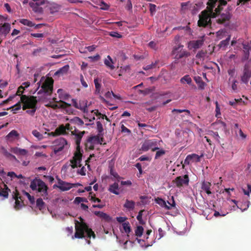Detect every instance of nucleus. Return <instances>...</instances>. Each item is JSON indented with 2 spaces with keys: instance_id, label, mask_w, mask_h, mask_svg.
I'll list each match as a JSON object with an SVG mask.
<instances>
[{
  "instance_id": "473e14b6",
  "label": "nucleus",
  "mask_w": 251,
  "mask_h": 251,
  "mask_svg": "<svg viewBox=\"0 0 251 251\" xmlns=\"http://www.w3.org/2000/svg\"><path fill=\"white\" fill-rule=\"evenodd\" d=\"M180 82L182 84L186 83L188 85H190L192 83V79L189 75H186L180 78Z\"/></svg>"
},
{
  "instance_id": "a19ab883",
  "label": "nucleus",
  "mask_w": 251,
  "mask_h": 251,
  "mask_svg": "<svg viewBox=\"0 0 251 251\" xmlns=\"http://www.w3.org/2000/svg\"><path fill=\"white\" fill-rule=\"evenodd\" d=\"M55 131L59 135L65 134H66V127L62 125L59 127L56 128Z\"/></svg>"
},
{
  "instance_id": "393cba45",
  "label": "nucleus",
  "mask_w": 251,
  "mask_h": 251,
  "mask_svg": "<svg viewBox=\"0 0 251 251\" xmlns=\"http://www.w3.org/2000/svg\"><path fill=\"white\" fill-rule=\"evenodd\" d=\"M11 30V25L9 23H5L1 25V33L5 35V36L8 34Z\"/></svg>"
},
{
  "instance_id": "39448f33",
  "label": "nucleus",
  "mask_w": 251,
  "mask_h": 251,
  "mask_svg": "<svg viewBox=\"0 0 251 251\" xmlns=\"http://www.w3.org/2000/svg\"><path fill=\"white\" fill-rule=\"evenodd\" d=\"M21 102L23 104V110L29 108H37V98L33 96L22 95L21 97Z\"/></svg>"
},
{
  "instance_id": "79ce46f5",
  "label": "nucleus",
  "mask_w": 251,
  "mask_h": 251,
  "mask_svg": "<svg viewBox=\"0 0 251 251\" xmlns=\"http://www.w3.org/2000/svg\"><path fill=\"white\" fill-rule=\"evenodd\" d=\"M32 134L35 137L37 138V140H41L43 138V136L42 134H40L39 132H38L37 130H33L32 131Z\"/></svg>"
},
{
  "instance_id": "603ef678",
  "label": "nucleus",
  "mask_w": 251,
  "mask_h": 251,
  "mask_svg": "<svg viewBox=\"0 0 251 251\" xmlns=\"http://www.w3.org/2000/svg\"><path fill=\"white\" fill-rule=\"evenodd\" d=\"M95 111H96L95 112V115H96L97 116L101 117L102 119H104L105 118V119H106L108 121V118L106 115L101 114V113L99 112V111L98 110H92V112H94Z\"/></svg>"
},
{
  "instance_id": "f257e3e1",
  "label": "nucleus",
  "mask_w": 251,
  "mask_h": 251,
  "mask_svg": "<svg viewBox=\"0 0 251 251\" xmlns=\"http://www.w3.org/2000/svg\"><path fill=\"white\" fill-rule=\"evenodd\" d=\"M226 4L225 0H208L206 2L208 12L203 11L201 13L198 22V26L203 27L211 26V17L216 18V21L219 24H224L228 21L231 17L229 11L220 13L222 6H226Z\"/></svg>"
},
{
  "instance_id": "aec40b11",
  "label": "nucleus",
  "mask_w": 251,
  "mask_h": 251,
  "mask_svg": "<svg viewBox=\"0 0 251 251\" xmlns=\"http://www.w3.org/2000/svg\"><path fill=\"white\" fill-rule=\"evenodd\" d=\"M13 194V198L15 200V206H14V207H15L16 209H19L22 206L20 201H19V199L21 200V197L19 196V192L16 189L14 190Z\"/></svg>"
},
{
  "instance_id": "c9c22d12",
  "label": "nucleus",
  "mask_w": 251,
  "mask_h": 251,
  "mask_svg": "<svg viewBox=\"0 0 251 251\" xmlns=\"http://www.w3.org/2000/svg\"><path fill=\"white\" fill-rule=\"evenodd\" d=\"M60 9V5L56 3H52L50 5V10L51 13L58 12Z\"/></svg>"
},
{
  "instance_id": "052dcab7",
  "label": "nucleus",
  "mask_w": 251,
  "mask_h": 251,
  "mask_svg": "<svg viewBox=\"0 0 251 251\" xmlns=\"http://www.w3.org/2000/svg\"><path fill=\"white\" fill-rule=\"evenodd\" d=\"M109 35L111 37H116L117 38H120L122 37V36L121 34L115 31H112L110 32Z\"/></svg>"
},
{
  "instance_id": "f03ea898",
  "label": "nucleus",
  "mask_w": 251,
  "mask_h": 251,
  "mask_svg": "<svg viewBox=\"0 0 251 251\" xmlns=\"http://www.w3.org/2000/svg\"><path fill=\"white\" fill-rule=\"evenodd\" d=\"M72 135L74 136V140L75 141L76 144V151L74 154L73 159L71 160V167L75 169L78 167H81V163L82 160V151H81L80 148V144L82 137L85 134V131H80L78 129H75L74 130L71 131Z\"/></svg>"
},
{
  "instance_id": "a211bd4d",
  "label": "nucleus",
  "mask_w": 251,
  "mask_h": 251,
  "mask_svg": "<svg viewBox=\"0 0 251 251\" xmlns=\"http://www.w3.org/2000/svg\"><path fill=\"white\" fill-rule=\"evenodd\" d=\"M202 156L203 154L201 156H199L195 153L188 154L187 156H186L184 161H183V163H184L185 165H189L190 162L193 159V157L197 158V162H199L201 161V157Z\"/></svg>"
},
{
  "instance_id": "7c9ffc66",
  "label": "nucleus",
  "mask_w": 251,
  "mask_h": 251,
  "mask_svg": "<svg viewBox=\"0 0 251 251\" xmlns=\"http://www.w3.org/2000/svg\"><path fill=\"white\" fill-rule=\"evenodd\" d=\"M3 185L4 187L3 188L1 187L0 195L5 198H6L8 196V193L10 191V190L9 189L6 185L4 184H3Z\"/></svg>"
},
{
  "instance_id": "e2e57ef3",
  "label": "nucleus",
  "mask_w": 251,
  "mask_h": 251,
  "mask_svg": "<svg viewBox=\"0 0 251 251\" xmlns=\"http://www.w3.org/2000/svg\"><path fill=\"white\" fill-rule=\"evenodd\" d=\"M121 129H122V132L123 133H127L128 134L131 133L130 130L126 127L124 125H122V126H121Z\"/></svg>"
},
{
  "instance_id": "6e6552de",
  "label": "nucleus",
  "mask_w": 251,
  "mask_h": 251,
  "mask_svg": "<svg viewBox=\"0 0 251 251\" xmlns=\"http://www.w3.org/2000/svg\"><path fill=\"white\" fill-rule=\"evenodd\" d=\"M53 144H54V145H53V151H54L55 154L62 151L64 148L68 145L66 140L63 137H60L55 139Z\"/></svg>"
},
{
  "instance_id": "20e7f679",
  "label": "nucleus",
  "mask_w": 251,
  "mask_h": 251,
  "mask_svg": "<svg viewBox=\"0 0 251 251\" xmlns=\"http://www.w3.org/2000/svg\"><path fill=\"white\" fill-rule=\"evenodd\" d=\"M30 188L32 191H38V192L41 193L43 197L48 196V186L41 179L35 178L32 180L30 184Z\"/></svg>"
},
{
  "instance_id": "5fc2aeb1",
  "label": "nucleus",
  "mask_w": 251,
  "mask_h": 251,
  "mask_svg": "<svg viewBox=\"0 0 251 251\" xmlns=\"http://www.w3.org/2000/svg\"><path fill=\"white\" fill-rule=\"evenodd\" d=\"M97 130H98V132H99V133H100L102 132V131H103L102 125L101 124V123H100V121L97 122Z\"/></svg>"
},
{
  "instance_id": "412c9836",
  "label": "nucleus",
  "mask_w": 251,
  "mask_h": 251,
  "mask_svg": "<svg viewBox=\"0 0 251 251\" xmlns=\"http://www.w3.org/2000/svg\"><path fill=\"white\" fill-rule=\"evenodd\" d=\"M211 184L209 181H203L202 183V186H201V189H202L203 191L205 192L206 194L211 195Z\"/></svg>"
},
{
  "instance_id": "3c124183",
  "label": "nucleus",
  "mask_w": 251,
  "mask_h": 251,
  "mask_svg": "<svg viewBox=\"0 0 251 251\" xmlns=\"http://www.w3.org/2000/svg\"><path fill=\"white\" fill-rule=\"evenodd\" d=\"M24 87L22 85L19 87L18 91H17L16 95L18 96H22V94L24 93Z\"/></svg>"
},
{
  "instance_id": "49530a36",
  "label": "nucleus",
  "mask_w": 251,
  "mask_h": 251,
  "mask_svg": "<svg viewBox=\"0 0 251 251\" xmlns=\"http://www.w3.org/2000/svg\"><path fill=\"white\" fill-rule=\"evenodd\" d=\"M165 153V150H159L156 151V154H155V157H154V158H155L156 159H158L159 157L164 155Z\"/></svg>"
},
{
  "instance_id": "2f4dec72",
  "label": "nucleus",
  "mask_w": 251,
  "mask_h": 251,
  "mask_svg": "<svg viewBox=\"0 0 251 251\" xmlns=\"http://www.w3.org/2000/svg\"><path fill=\"white\" fill-rule=\"evenodd\" d=\"M13 151L14 153L21 155H25L27 153V150L18 148L13 149Z\"/></svg>"
},
{
  "instance_id": "ddd939ff",
  "label": "nucleus",
  "mask_w": 251,
  "mask_h": 251,
  "mask_svg": "<svg viewBox=\"0 0 251 251\" xmlns=\"http://www.w3.org/2000/svg\"><path fill=\"white\" fill-rule=\"evenodd\" d=\"M156 203L160 205V206L164 207L168 210L172 209V207L175 206V202L173 197L172 203L167 201V203H169V205H167L166 202L163 199L159 198L156 199Z\"/></svg>"
},
{
  "instance_id": "a878e982",
  "label": "nucleus",
  "mask_w": 251,
  "mask_h": 251,
  "mask_svg": "<svg viewBox=\"0 0 251 251\" xmlns=\"http://www.w3.org/2000/svg\"><path fill=\"white\" fill-rule=\"evenodd\" d=\"M69 69V66L68 65H66L63 67L59 69L58 70H57V71L55 72V75H65L68 72Z\"/></svg>"
},
{
  "instance_id": "b1692460",
  "label": "nucleus",
  "mask_w": 251,
  "mask_h": 251,
  "mask_svg": "<svg viewBox=\"0 0 251 251\" xmlns=\"http://www.w3.org/2000/svg\"><path fill=\"white\" fill-rule=\"evenodd\" d=\"M104 63L109 69L112 70L114 69L115 66L113 65V62L110 55H107V58L105 59L104 61Z\"/></svg>"
},
{
  "instance_id": "774afa93",
  "label": "nucleus",
  "mask_w": 251,
  "mask_h": 251,
  "mask_svg": "<svg viewBox=\"0 0 251 251\" xmlns=\"http://www.w3.org/2000/svg\"><path fill=\"white\" fill-rule=\"evenodd\" d=\"M126 9L130 10L132 9V4L130 0H127V4L126 6Z\"/></svg>"
},
{
  "instance_id": "58836bf2",
  "label": "nucleus",
  "mask_w": 251,
  "mask_h": 251,
  "mask_svg": "<svg viewBox=\"0 0 251 251\" xmlns=\"http://www.w3.org/2000/svg\"><path fill=\"white\" fill-rule=\"evenodd\" d=\"M45 202L43 201L42 199L39 198L37 199L36 201V205L37 207L40 209V210H42L45 208Z\"/></svg>"
},
{
  "instance_id": "69168bd1",
  "label": "nucleus",
  "mask_w": 251,
  "mask_h": 251,
  "mask_svg": "<svg viewBox=\"0 0 251 251\" xmlns=\"http://www.w3.org/2000/svg\"><path fill=\"white\" fill-rule=\"evenodd\" d=\"M243 193L244 194L249 195H250V193L251 194V184H248V190H245L243 189Z\"/></svg>"
},
{
  "instance_id": "bf43d9fd",
  "label": "nucleus",
  "mask_w": 251,
  "mask_h": 251,
  "mask_svg": "<svg viewBox=\"0 0 251 251\" xmlns=\"http://www.w3.org/2000/svg\"><path fill=\"white\" fill-rule=\"evenodd\" d=\"M1 151H2L3 154L4 156L7 157H13L15 158V156L12 155L10 153L6 151L4 148H1Z\"/></svg>"
},
{
  "instance_id": "0e129e2a",
  "label": "nucleus",
  "mask_w": 251,
  "mask_h": 251,
  "mask_svg": "<svg viewBox=\"0 0 251 251\" xmlns=\"http://www.w3.org/2000/svg\"><path fill=\"white\" fill-rule=\"evenodd\" d=\"M143 212V210H141L139 212L137 217H136V219L138 220L139 222L141 224H143L142 223V212Z\"/></svg>"
},
{
  "instance_id": "c03bdc74",
  "label": "nucleus",
  "mask_w": 251,
  "mask_h": 251,
  "mask_svg": "<svg viewBox=\"0 0 251 251\" xmlns=\"http://www.w3.org/2000/svg\"><path fill=\"white\" fill-rule=\"evenodd\" d=\"M111 96H113V97H114L115 98H117L118 100L121 99V97L120 96L116 95L114 93H113L112 91H108L106 94H105V97H106V98H110Z\"/></svg>"
},
{
  "instance_id": "0eeeda50",
  "label": "nucleus",
  "mask_w": 251,
  "mask_h": 251,
  "mask_svg": "<svg viewBox=\"0 0 251 251\" xmlns=\"http://www.w3.org/2000/svg\"><path fill=\"white\" fill-rule=\"evenodd\" d=\"M53 80L51 78H48L43 82L41 86V89L38 92L37 94L44 93L47 96H50L53 91Z\"/></svg>"
},
{
  "instance_id": "7ed1b4c3",
  "label": "nucleus",
  "mask_w": 251,
  "mask_h": 251,
  "mask_svg": "<svg viewBox=\"0 0 251 251\" xmlns=\"http://www.w3.org/2000/svg\"><path fill=\"white\" fill-rule=\"evenodd\" d=\"M79 220H80V222L75 221V232L74 235L72 236V239H82L86 237L89 239L91 237L95 239L96 236L94 231L89 227L86 223L83 222L82 218L80 217Z\"/></svg>"
},
{
  "instance_id": "f704fd0d",
  "label": "nucleus",
  "mask_w": 251,
  "mask_h": 251,
  "mask_svg": "<svg viewBox=\"0 0 251 251\" xmlns=\"http://www.w3.org/2000/svg\"><path fill=\"white\" fill-rule=\"evenodd\" d=\"M208 134L211 137L213 138L214 140H215L216 142H218V143H220V136L217 132L210 131H209Z\"/></svg>"
},
{
  "instance_id": "864d4df0",
  "label": "nucleus",
  "mask_w": 251,
  "mask_h": 251,
  "mask_svg": "<svg viewBox=\"0 0 251 251\" xmlns=\"http://www.w3.org/2000/svg\"><path fill=\"white\" fill-rule=\"evenodd\" d=\"M149 47H151L152 49L154 50H156L157 49V43H155L153 41H151L149 43Z\"/></svg>"
},
{
  "instance_id": "9b49d317",
  "label": "nucleus",
  "mask_w": 251,
  "mask_h": 251,
  "mask_svg": "<svg viewBox=\"0 0 251 251\" xmlns=\"http://www.w3.org/2000/svg\"><path fill=\"white\" fill-rule=\"evenodd\" d=\"M176 186L180 188L183 185H188L189 182L188 176L185 175L183 176H177L175 180Z\"/></svg>"
},
{
  "instance_id": "72a5a7b5",
  "label": "nucleus",
  "mask_w": 251,
  "mask_h": 251,
  "mask_svg": "<svg viewBox=\"0 0 251 251\" xmlns=\"http://www.w3.org/2000/svg\"><path fill=\"white\" fill-rule=\"evenodd\" d=\"M122 227L124 231H125V233H127V236L128 237V234H129L131 232V227L130 226V224L128 222L123 223L122 224Z\"/></svg>"
},
{
  "instance_id": "338daca9",
  "label": "nucleus",
  "mask_w": 251,
  "mask_h": 251,
  "mask_svg": "<svg viewBox=\"0 0 251 251\" xmlns=\"http://www.w3.org/2000/svg\"><path fill=\"white\" fill-rule=\"evenodd\" d=\"M150 11L151 15H153L154 12L156 11V5L153 4H150Z\"/></svg>"
},
{
  "instance_id": "a18cd8bd",
  "label": "nucleus",
  "mask_w": 251,
  "mask_h": 251,
  "mask_svg": "<svg viewBox=\"0 0 251 251\" xmlns=\"http://www.w3.org/2000/svg\"><path fill=\"white\" fill-rule=\"evenodd\" d=\"M71 121H73L77 125L79 126H81L84 124L83 121H82L80 118L78 117H75L74 119L71 120Z\"/></svg>"
},
{
  "instance_id": "bb28decb",
  "label": "nucleus",
  "mask_w": 251,
  "mask_h": 251,
  "mask_svg": "<svg viewBox=\"0 0 251 251\" xmlns=\"http://www.w3.org/2000/svg\"><path fill=\"white\" fill-rule=\"evenodd\" d=\"M194 79L196 83H197L198 85L199 89L200 90H203L206 84L203 82L201 77L195 76Z\"/></svg>"
},
{
  "instance_id": "de8ad7c7",
  "label": "nucleus",
  "mask_w": 251,
  "mask_h": 251,
  "mask_svg": "<svg viewBox=\"0 0 251 251\" xmlns=\"http://www.w3.org/2000/svg\"><path fill=\"white\" fill-rule=\"evenodd\" d=\"M12 108H13L12 111H13L14 113H16L17 110H19L20 108H21V104L20 102L17 103V104L12 106Z\"/></svg>"
},
{
  "instance_id": "4d7b16f0",
  "label": "nucleus",
  "mask_w": 251,
  "mask_h": 251,
  "mask_svg": "<svg viewBox=\"0 0 251 251\" xmlns=\"http://www.w3.org/2000/svg\"><path fill=\"white\" fill-rule=\"evenodd\" d=\"M187 112L188 113V114H190V110H187V109H183V110H181V109H174L173 110H172V112H177V113H182V112Z\"/></svg>"
},
{
  "instance_id": "c85d7f7f",
  "label": "nucleus",
  "mask_w": 251,
  "mask_h": 251,
  "mask_svg": "<svg viewBox=\"0 0 251 251\" xmlns=\"http://www.w3.org/2000/svg\"><path fill=\"white\" fill-rule=\"evenodd\" d=\"M124 207L126 208L128 210H133L135 206V203L134 201H129L127 199L126 200V202L125 204H124Z\"/></svg>"
},
{
  "instance_id": "6e6d98bb",
  "label": "nucleus",
  "mask_w": 251,
  "mask_h": 251,
  "mask_svg": "<svg viewBox=\"0 0 251 251\" xmlns=\"http://www.w3.org/2000/svg\"><path fill=\"white\" fill-rule=\"evenodd\" d=\"M205 55V52L203 50H200L196 54V57L198 58H203Z\"/></svg>"
},
{
  "instance_id": "6ab92c4d",
  "label": "nucleus",
  "mask_w": 251,
  "mask_h": 251,
  "mask_svg": "<svg viewBox=\"0 0 251 251\" xmlns=\"http://www.w3.org/2000/svg\"><path fill=\"white\" fill-rule=\"evenodd\" d=\"M214 128L222 131H226V125L222 121H218L212 124Z\"/></svg>"
},
{
  "instance_id": "c756f323",
  "label": "nucleus",
  "mask_w": 251,
  "mask_h": 251,
  "mask_svg": "<svg viewBox=\"0 0 251 251\" xmlns=\"http://www.w3.org/2000/svg\"><path fill=\"white\" fill-rule=\"evenodd\" d=\"M243 51H244L245 53V59H248L249 57V55L250 54V50H251V45L247 43L243 44Z\"/></svg>"
},
{
  "instance_id": "9d476101",
  "label": "nucleus",
  "mask_w": 251,
  "mask_h": 251,
  "mask_svg": "<svg viewBox=\"0 0 251 251\" xmlns=\"http://www.w3.org/2000/svg\"><path fill=\"white\" fill-rule=\"evenodd\" d=\"M251 77V69L248 65L244 66L243 68V74L241 76V81L242 83L247 84L249 80Z\"/></svg>"
},
{
  "instance_id": "f3484780",
  "label": "nucleus",
  "mask_w": 251,
  "mask_h": 251,
  "mask_svg": "<svg viewBox=\"0 0 251 251\" xmlns=\"http://www.w3.org/2000/svg\"><path fill=\"white\" fill-rule=\"evenodd\" d=\"M59 102L62 103V104H49L47 105V106L50 107L51 108H53L54 109L58 108H67L71 106V104H69L64 101L60 100Z\"/></svg>"
},
{
  "instance_id": "09e8293b",
  "label": "nucleus",
  "mask_w": 251,
  "mask_h": 251,
  "mask_svg": "<svg viewBox=\"0 0 251 251\" xmlns=\"http://www.w3.org/2000/svg\"><path fill=\"white\" fill-rule=\"evenodd\" d=\"M216 104V117L217 118H220V115L221 114L220 113V109L219 106L218 102L216 101L215 102Z\"/></svg>"
},
{
  "instance_id": "4c0bfd02",
  "label": "nucleus",
  "mask_w": 251,
  "mask_h": 251,
  "mask_svg": "<svg viewBox=\"0 0 251 251\" xmlns=\"http://www.w3.org/2000/svg\"><path fill=\"white\" fill-rule=\"evenodd\" d=\"M230 36L229 35L227 38L224 40H222L219 43V47L221 48H225L229 44Z\"/></svg>"
},
{
  "instance_id": "cd10ccee",
  "label": "nucleus",
  "mask_w": 251,
  "mask_h": 251,
  "mask_svg": "<svg viewBox=\"0 0 251 251\" xmlns=\"http://www.w3.org/2000/svg\"><path fill=\"white\" fill-rule=\"evenodd\" d=\"M94 214L95 215L99 216L102 220L107 222L111 220V218L109 215L101 211H95Z\"/></svg>"
},
{
  "instance_id": "4be33fe9",
  "label": "nucleus",
  "mask_w": 251,
  "mask_h": 251,
  "mask_svg": "<svg viewBox=\"0 0 251 251\" xmlns=\"http://www.w3.org/2000/svg\"><path fill=\"white\" fill-rule=\"evenodd\" d=\"M118 190L119 185L117 182H115L110 185L109 189H108V191L115 195L120 194V192H118Z\"/></svg>"
},
{
  "instance_id": "1a4fd4ad",
  "label": "nucleus",
  "mask_w": 251,
  "mask_h": 251,
  "mask_svg": "<svg viewBox=\"0 0 251 251\" xmlns=\"http://www.w3.org/2000/svg\"><path fill=\"white\" fill-rule=\"evenodd\" d=\"M98 144H100L99 135L92 136L87 138L85 143V147L86 149L93 150L94 149V146Z\"/></svg>"
},
{
  "instance_id": "4468645a",
  "label": "nucleus",
  "mask_w": 251,
  "mask_h": 251,
  "mask_svg": "<svg viewBox=\"0 0 251 251\" xmlns=\"http://www.w3.org/2000/svg\"><path fill=\"white\" fill-rule=\"evenodd\" d=\"M72 102L73 105L75 108H77L84 113L87 112V100H81L80 101V104H82L83 106H79V103L77 102L75 99H72Z\"/></svg>"
},
{
  "instance_id": "13d9d810",
  "label": "nucleus",
  "mask_w": 251,
  "mask_h": 251,
  "mask_svg": "<svg viewBox=\"0 0 251 251\" xmlns=\"http://www.w3.org/2000/svg\"><path fill=\"white\" fill-rule=\"evenodd\" d=\"M89 58L91 59L92 61L95 62L100 60V56L99 54H97L94 56H89Z\"/></svg>"
},
{
  "instance_id": "dca6fc26",
  "label": "nucleus",
  "mask_w": 251,
  "mask_h": 251,
  "mask_svg": "<svg viewBox=\"0 0 251 251\" xmlns=\"http://www.w3.org/2000/svg\"><path fill=\"white\" fill-rule=\"evenodd\" d=\"M156 144V142L151 139L147 140L144 142L143 144L141 146V150L146 151L149 150L152 148V146H154Z\"/></svg>"
},
{
  "instance_id": "2eb2a0df",
  "label": "nucleus",
  "mask_w": 251,
  "mask_h": 251,
  "mask_svg": "<svg viewBox=\"0 0 251 251\" xmlns=\"http://www.w3.org/2000/svg\"><path fill=\"white\" fill-rule=\"evenodd\" d=\"M58 188L60 190L65 191H68L70 189L72 188V184L70 183L66 182V181H63L62 180L60 179H58V185H54V187Z\"/></svg>"
},
{
  "instance_id": "f8f14e48",
  "label": "nucleus",
  "mask_w": 251,
  "mask_h": 251,
  "mask_svg": "<svg viewBox=\"0 0 251 251\" xmlns=\"http://www.w3.org/2000/svg\"><path fill=\"white\" fill-rule=\"evenodd\" d=\"M204 43L203 36L197 40H192L188 43V47L191 49L197 50L201 48Z\"/></svg>"
},
{
  "instance_id": "680f3d73",
  "label": "nucleus",
  "mask_w": 251,
  "mask_h": 251,
  "mask_svg": "<svg viewBox=\"0 0 251 251\" xmlns=\"http://www.w3.org/2000/svg\"><path fill=\"white\" fill-rule=\"evenodd\" d=\"M27 109H31V110H27L26 112L31 116L34 115L37 110V108H27Z\"/></svg>"
},
{
  "instance_id": "37998d69",
  "label": "nucleus",
  "mask_w": 251,
  "mask_h": 251,
  "mask_svg": "<svg viewBox=\"0 0 251 251\" xmlns=\"http://www.w3.org/2000/svg\"><path fill=\"white\" fill-rule=\"evenodd\" d=\"M89 197L91 198V199H90V200L94 202H100V201H101L100 199L97 198L96 197H95V194L93 193V192H89Z\"/></svg>"
},
{
  "instance_id": "8fccbe9b",
  "label": "nucleus",
  "mask_w": 251,
  "mask_h": 251,
  "mask_svg": "<svg viewBox=\"0 0 251 251\" xmlns=\"http://www.w3.org/2000/svg\"><path fill=\"white\" fill-rule=\"evenodd\" d=\"M238 83L237 80L236 79H234L233 81H232V85H231V88L232 90L234 91V92H237V83Z\"/></svg>"
},
{
  "instance_id": "e433bc0d",
  "label": "nucleus",
  "mask_w": 251,
  "mask_h": 251,
  "mask_svg": "<svg viewBox=\"0 0 251 251\" xmlns=\"http://www.w3.org/2000/svg\"><path fill=\"white\" fill-rule=\"evenodd\" d=\"M19 22L24 25L28 26L29 27H32L35 25V24L33 22L26 19H21L19 20Z\"/></svg>"
},
{
  "instance_id": "5701e85b",
  "label": "nucleus",
  "mask_w": 251,
  "mask_h": 251,
  "mask_svg": "<svg viewBox=\"0 0 251 251\" xmlns=\"http://www.w3.org/2000/svg\"><path fill=\"white\" fill-rule=\"evenodd\" d=\"M19 136V133L15 130H13L8 134L6 136V140L10 141H12Z\"/></svg>"
},
{
  "instance_id": "423d86ee",
  "label": "nucleus",
  "mask_w": 251,
  "mask_h": 251,
  "mask_svg": "<svg viewBox=\"0 0 251 251\" xmlns=\"http://www.w3.org/2000/svg\"><path fill=\"white\" fill-rule=\"evenodd\" d=\"M183 46L178 45L173 48L172 51V55L174 56L176 60H179L183 58H186L190 55V52L187 50L183 49Z\"/></svg>"
},
{
  "instance_id": "ea45409f",
  "label": "nucleus",
  "mask_w": 251,
  "mask_h": 251,
  "mask_svg": "<svg viewBox=\"0 0 251 251\" xmlns=\"http://www.w3.org/2000/svg\"><path fill=\"white\" fill-rule=\"evenodd\" d=\"M144 228L142 226H137L135 230L136 237H141L143 233Z\"/></svg>"
}]
</instances>
